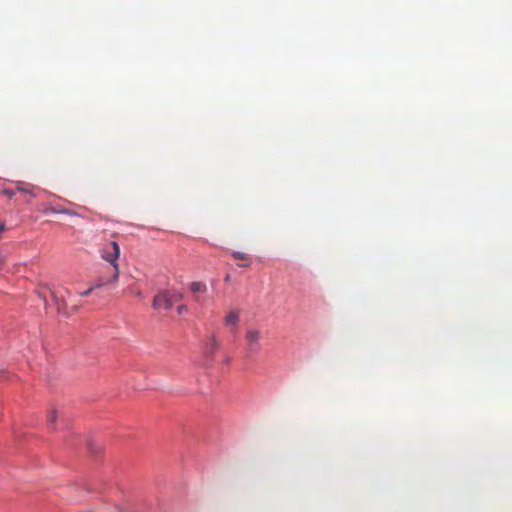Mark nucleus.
I'll use <instances>...</instances> for the list:
<instances>
[{
    "label": "nucleus",
    "instance_id": "1",
    "mask_svg": "<svg viewBox=\"0 0 512 512\" xmlns=\"http://www.w3.org/2000/svg\"><path fill=\"white\" fill-rule=\"evenodd\" d=\"M183 294L176 289H166L159 291L154 299L152 306L154 309H171L173 304L182 300Z\"/></svg>",
    "mask_w": 512,
    "mask_h": 512
},
{
    "label": "nucleus",
    "instance_id": "2",
    "mask_svg": "<svg viewBox=\"0 0 512 512\" xmlns=\"http://www.w3.org/2000/svg\"><path fill=\"white\" fill-rule=\"evenodd\" d=\"M110 272H111L110 277H105L104 275L98 276L96 279V283L93 286H91L89 289H87L83 292H80L79 295L81 297H86V296H89L92 293V291L95 289H98V288H101V287H104V286H107L110 284H115L119 278V271L114 266V267H110Z\"/></svg>",
    "mask_w": 512,
    "mask_h": 512
},
{
    "label": "nucleus",
    "instance_id": "3",
    "mask_svg": "<svg viewBox=\"0 0 512 512\" xmlns=\"http://www.w3.org/2000/svg\"><path fill=\"white\" fill-rule=\"evenodd\" d=\"M120 256V248L117 242L109 243L102 251V258L109 263L110 267H116L119 270L117 260Z\"/></svg>",
    "mask_w": 512,
    "mask_h": 512
},
{
    "label": "nucleus",
    "instance_id": "4",
    "mask_svg": "<svg viewBox=\"0 0 512 512\" xmlns=\"http://www.w3.org/2000/svg\"><path fill=\"white\" fill-rule=\"evenodd\" d=\"M261 338L262 334L258 329L249 328L245 333V340L248 343L249 349L253 352H256L260 349Z\"/></svg>",
    "mask_w": 512,
    "mask_h": 512
},
{
    "label": "nucleus",
    "instance_id": "5",
    "mask_svg": "<svg viewBox=\"0 0 512 512\" xmlns=\"http://www.w3.org/2000/svg\"><path fill=\"white\" fill-rule=\"evenodd\" d=\"M219 342L217 341L216 337L214 335L211 336L209 341L204 346V356L206 359L212 360L214 358L215 352L219 348Z\"/></svg>",
    "mask_w": 512,
    "mask_h": 512
},
{
    "label": "nucleus",
    "instance_id": "6",
    "mask_svg": "<svg viewBox=\"0 0 512 512\" xmlns=\"http://www.w3.org/2000/svg\"><path fill=\"white\" fill-rule=\"evenodd\" d=\"M239 320H240L239 311L232 310L225 316L224 323L226 326L231 327L232 330H236Z\"/></svg>",
    "mask_w": 512,
    "mask_h": 512
},
{
    "label": "nucleus",
    "instance_id": "7",
    "mask_svg": "<svg viewBox=\"0 0 512 512\" xmlns=\"http://www.w3.org/2000/svg\"><path fill=\"white\" fill-rule=\"evenodd\" d=\"M232 257L235 260H239L240 263H238L239 267H249L251 265V258L244 252L240 251H233Z\"/></svg>",
    "mask_w": 512,
    "mask_h": 512
},
{
    "label": "nucleus",
    "instance_id": "8",
    "mask_svg": "<svg viewBox=\"0 0 512 512\" xmlns=\"http://www.w3.org/2000/svg\"><path fill=\"white\" fill-rule=\"evenodd\" d=\"M190 290L192 293H205L207 291V287L202 282H192L190 284Z\"/></svg>",
    "mask_w": 512,
    "mask_h": 512
},
{
    "label": "nucleus",
    "instance_id": "9",
    "mask_svg": "<svg viewBox=\"0 0 512 512\" xmlns=\"http://www.w3.org/2000/svg\"><path fill=\"white\" fill-rule=\"evenodd\" d=\"M17 190L19 192H22V193H29L31 194L32 196H34V194L32 193L31 189H30V185H26L24 183H20L18 184L17 186Z\"/></svg>",
    "mask_w": 512,
    "mask_h": 512
},
{
    "label": "nucleus",
    "instance_id": "10",
    "mask_svg": "<svg viewBox=\"0 0 512 512\" xmlns=\"http://www.w3.org/2000/svg\"><path fill=\"white\" fill-rule=\"evenodd\" d=\"M57 411L56 410H50L47 416L48 422L50 425H53L57 420Z\"/></svg>",
    "mask_w": 512,
    "mask_h": 512
},
{
    "label": "nucleus",
    "instance_id": "11",
    "mask_svg": "<svg viewBox=\"0 0 512 512\" xmlns=\"http://www.w3.org/2000/svg\"><path fill=\"white\" fill-rule=\"evenodd\" d=\"M52 212L62 213L70 216H75L76 213L69 209H51Z\"/></svg>",
    "mask_w": 512,
    "mask_h": 512
},
{
    "label": "nucleus",
    "instance_id": "12",
    "mask_svg": "<svg viewBox=\"0 0 512 512\" xmlns=\"http://www.w3.org/2000/svg\"><path fill=\"white\" fill-rule=\"evenodd\" d=\"M101 275H104L105 277H110L111 276V272H110V265H108L107 267H105L99 274V276Z\"/></svg>",
    "mask_w": 512,
    "mask_h": 512
},
{
    "label": "nucleus",
    "instance_id": "13",
    "mask_svg": "<svg viewBox=\"0 0 512 512\" xmlns=\"http://www.w3.org/2000/svg\"><path fill=\"white\" fill-rule=\"evenodd\" d=\"M188 310V307L186 305H180L177 307V313L179 315L185 313Z\"/></svg>",
    "mask_w": 512,
    "mask_h": 512
},
{
    "label": "nucleus",
    "instance_id": "14",
    "mask_svg": "<svg viewBox=\"0 0 512 512\" xmlns=\"http://www.w3.org/2000/svg\"><path fill=\"white\" fill-rule=\"evenodd\" d=\"M3 193H4L7 197H9V198H12V197L14 196V192H13L12 190H9V189H5V190L3 191Z\"/></svg>",
    "mask_w": 512,
    "mask_h": 512
},
{
    "label": "nucleus",
    "instance_id": "15",
    "mask_svg": "<svg viewBox=\"0 0 512 512\" xmlns=\"http://www.w3.org/2000/svg\"><path fill=\"white\" fill-rule=\"evenodd\" d=\"M5 230V225L4 224H0V234Z\"/></svg>",
    "mask_w": 512,
    "mask_h": 512
},
{
    "label": "nucleus",
    "instance_id": "16",
    "mask_svg": "<svg viewBox=\"0 0 512 512\" xmlns=\"http://www.w3.org/2000/svg\"><path fill=\"white\" fill-rule=\"evenodd\" d=\"M135 294L140 297L141 296V291H139V290L135 291Z\"/></svg>",
    "mask_w": 512,
    "mask_h": 512
},
{
    "label": "nucleus",
    "instance_id": "17",
    "mask_svg": "<svg viewBox=\"0 0 512 512\" xmlns=\"http://www.w3.org/2000/svg\"><path fill=\"white\" fill-rule=\"evenodd\" d=\"M196 302H200V298L198 296L195 297Z\"/></svg>",
    "mask_w": 512,
    "mask_h": 512
},
{
    "label": "nucleus",
    "instance_id": "18",
    "mask_svg": "<svg viewBox=\"0 0 512 512\" xmlns=\"http://www.w3.org/2000/svg\"><path fill=\"white\" fill-rule=\"evenodd\" d=\"M229 279H230V276H229V275H227V276L225 277V281H229Z\"/></svg>",
    "mask_w": 512,
    "mask_h": 512
},
{
    "label": "nucleus",
    "instance_id": "19",
    "mask_svg": "<svg viewBox=\"0 0 512 512\" xmlns=\"http://www.w3.org/2000/svg\"><path fill=\"white\" fill-rule=\"evenodd\" d=\"M52 295H53V297H54V298H57V296H56V293H55V292H53V293H52Z\"/></svg>",
    "mask_w": 512,
    "mask_h": 512
}]
</instances>
